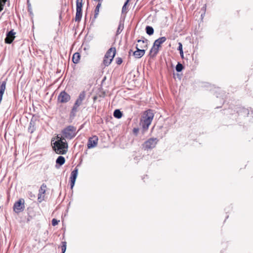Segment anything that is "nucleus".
<instances>
[{"label": "nucleus", "instance_id": "obj_15", "mask_svg": "<svg viewBox=\"0 0 253 253\" xmlns=\"http://www.w3.org/2000/svg\"><path fill=\"white\" fill-rule=\"evenodd\" d=\"M147 40H137V42L139 43V44H137L138 45V47H139L140 48L143 49L147 47Z\"/></svg>", "mask_w": 253, "mask_h": 253}, {"label": "nucleus", "instance_id": "obj_11", "mask_svg": "<svg viewBox=\"0 0 253 253\" xmlns=\"http://www.w3.org/2000/svg\"><path fill=\"white\" fill-rule=\"evenodd\" d=\"M136 50L133 52V55L136 58H140L144 55L145 50L144 49L139 48L138 44L136 45Z\"/></svg>", "mask_w": 253, "mask_h": 253}, {"label": "nucleus", "instance_id": "obj_25", "mask_svg": "<svg viewBox=\"0 0 253 253\" xmlns=\"http://www.w3.org/2000/svg\"><path fill=\"white\" fill-rule=\"evenodd\" d=\"M112 61V60L109 58H106V57L104 56L103 60V64L105 66H108Z\"/></svg>", "mask_w": 253, "mask_h": 253}, {"label": "nucleus", "instance_id": "obj_33", "mask_svg": "<svg viewBox=\"0 0 253 253\" xmlns=\"http://www.w3.org/2000/svg\"><path fill=\"white\" fill-rule=\"evenodd\" d=\"M123 62V60L121 57H118L116 59V63L118 65H120Z\"/></svg>", "mask_w": 253, "mask_h": 253}, {"label": "nucleus", "instance_id": "obj_23", "mask_svg": "<svg viewBox=\"0 0 253 253\" xmlns=\"http://www.w3.org/2000/svg\"><path fill=\"white\" fill-rule=\"evenodd\" d=\"M101 3L100 2H99L95 7V14H94V18H96L98 15L99 11V8L101 6Z\"/></svg>", "mask_w": 253, "mask_h": 253}, {"label": "nucleus", "instance_id": "obj_12", "mask_svg": "<svg viewBox=\"0 0 253 253\" xmlns=\"http://www.w3.org/2000/svg\"><path fill=\"white\" fill-rule=\"evenodd\" d=\"M116 52L115 47H111L106 53L105 57H106V58H109L113 60L116 54Z\"/></svg>", "mask_w": 253, "mask_h": 253}, {"label": "nucleus", "instance_id": "obj_29", "mask_svg": "<svg viewBox=\"0 0 253 253\" xmlns=\"http://www.w3.org/2000/svg\"><path fill=\"white\" fill-rule=\"evenodd\" d=\"M78 107H76V109H74V105H73V107L71 110V116L73 117H75L76 115V113L77 112Z\"/></svg>", "mask_w": 253, "mask_h": 253}, {"label": "nucleus", "instance_id": "obj_24", "mask_svg": "<svg viewBox=\"0 0 253 253\" xmlns=\"http://www.w3.org/2000/svg\"><path fill=\"white\" fill-rule=\"evenodd\" d=\"M78 173V169L76 168L74 170H73L71 174L70 177L74 178H77V175Z\"/></svg>", "mask_w": 253, "mask_h": 253}, {"label": "nucleus", "instance_id": "obj_34", "mask_svg": "<svg viewBox=\"0 0 253 253\" xmlns=\"http://www.w3.org/2000/svg\"><path fill=\"white\" fill-rule=\"evenodd\" d=\"M128 1L126 0V1L124 5L123 6L122 8V12H124L126 11V5L127 4Z\"/></svg>", "mask_w": 253, "mask_h": 253}, {"label": "nucleus", "instance_id": "obj_4", "mask_svg": "<svg viewBox=\"0 0 253 253\" xmlns=\"http://www.w3.org/2000/svg\"><path fill=\"white\" fill-rule=\"evenodd\" d=\"M158 141L157 138H150L144 143L143 147L145 150L153 149L156 147Z\"/></svg>", "mask_w": 253, "mask_h": 253}, {"label": "nucleus", "instance_id": "obj_22", "mask_svg": "<svg viewBox=\"0 0 253 253\" xmlns=\"http://www.w3.org/2000/svg\"><path fill=\"white\" fill-rule=\"evenodd\" d=\"M146 33L149 35H152L154 33V29L153 28L149 26H147L146 27Z\"/></svg>", "mask_w": 253, "mask_h": 253}, {"label": "nucleus", "instance_id": "obj_39", "mask_svg": "<svg viewBox=\"0 0 253 253\" xmlns=\"http://www.w3.org/2000/svg\"><path fill=\"white\" fill-rule=\"evenodd\" d=\"M131 52H132V50H130L129 51V54L131 53Z\"/></svg>", "mask_w": 253, "mask_h": 253}, {"label": "nucleus", "instance_id": "obj_21", "mask_svg": "<svg viewBox=\"0 0 253 253\" xmlns=\"http://www.w3.org/2000/svg\"><path fill=\"white\" fill-rule=\"evenodd\" d=\"M83 0H76V10H82Z\"/></svg>", "mask_w": 253, "mask_h": 253}, {"label": "nucleus", "instance_id": "obj_10", "mask_svg": "<svg viewBox=\"0 0 253 253\" xmlns=\"http://www.w3.org/2000/svg\"><path fill=\"white\" fill-rule=\"evenodd\" d=\"M46 188V185L45 184L43 183L39 189V194H38V200L40 202H41L44 198V194L45 192V190Z\"/></svg>", "mask_w": 253, "mask_h": 253}, {"label": "nucleus", "instance_id": "obj_32", "mask_svg": "<svg viewBox=\"0 0 253 253\" xmlns=\"http://www.w3.org/2000/svg\"><path fill=\"white\" fill-rule=\"evenodd\" d=\"M59 221L57 220L56 219L53 218L52 220V225L53 226H55L58 224Z\"/></svg>", "mask_w": 253, "mask_h": 253}, {"label": "nucleus", "instance_id": "obj_28", "mask_svg": "<svg viewBox=\"0 0 253 253\" xmlns=\"http://www.w3.org/2000/svg\"><path fill=\"white\" fill-rule=\"evenodd\" d=\"M178 50L179 51L180 56L183 58V52L182 50V44L181 42L178 43Z\"/></svg>", "mask_w": 253, "mask_h": 253}, {"label": "nucleus", "instance_id": "obj_36", "mask_svg": "<svg viewBox=\"0 0 253 253\" xmlns=\"http://www.w3.org/2000/svg\"><path fill=\"white\" fill-rule=\"evenodd\" d=\"M139 131V129L138 128H134L133 129V132L134 134H135L136 135L137 134V133Z\"/></svg>", "mask_w": 253, "mask_h": 253}, {"label": "nucleus", "instance_id": "obj_8", "mask_svg": "<svg viewBox=\"0 0 253 253\" xmlns=\"http://www.w3.org/2000/svg\"><path fill=\"white\" fill-rule=\"evenodd\" d=\"M98 141V138L97 136L94 135L90 137L87 142V148L90 149L96 146Z\"/></svg>", "mask_w": 253, "mask_h": 253}, {"label": "nucleus", "instance_id": "obj_3", "mask_svg": "<svg viewBox=\"0 0 253 253\" xmlns=\"http://www.w3.org/2000/svg\"><path fill=\"white\" fill-rule=\"evenodd\" d=\"M80 129L81 128L77 131L75 126L70 125L67 126L62 130V134L64 136V138L71 140L76 136Z\"/></svg>", "mask_w": 253, "mask_h": 253}, {"label": "nucleus", "instance_id": "obj_2", "mask_svg": "<svg viewBox=\"0 0 253 253\" xmlns=\"http://www.w3.org/2000/svg\"><path fill=\"white\" fill-rule=\"evenodd\" d=\"M53 149L58 154H65L68 150V143L66 141L58 139L53 143Z\"/></svg>", "mask_w": 253, "mask_h": 253}, {"label": "nucleus", "instance_id": "obj_7", "mask_svg": "<svg viewBox=\"0 0 253 253\" xmlns=\"http://www.w3.org/2000/svg\"><path fill=\"white\" fill-rule=\"evenodd\" d=\"M24 208V202L22 199H20L15 202L13 206L14 211L17 213L23 211Z\"/></svg>", "mask_w": 253, "mask_h": 253}, {"label": "nucleus", "instance_id": "obj_30", "mask_svg": "<svg viewBox=\"0 0 253 253\" xmlns=\"http://www.w3.org/2000/svg\"><path fill=\"white\" fill-rule=\"evenodd\" d=\"M62 244L61 246L62 252V253H65L66 250V242H62Z\"/></svg>", "mask_w": 253, "mask_h": 253}, {"label": "nucleus", "instance_id": "obj_31", "mask_svg": "<svg viewBox=\"0 0 253 253\" xmlns=\"http://www.w3.org/2000/svg\"><path fill=\"white\" fill-rule=\"evenodd\" d=\"M76 178L70 177V182H71V188L72 189L75 185V183L76 181Z\"/></svg>", "mask_w": 253, "mask_h": 253}, {"label": "nucleus", "instance_id": "obj_40", "mask_svg": "<svg viewBox=\"0 0 253 253\" xmlns=\"http://www.w3.org/2000/svg\"><path fill=\"white\" fill-rule=\"evenodd\" d=\"M127 0V1H129L130 0Z\"/></svg>", "mask_w": 253, "mask_h": 253}, {"label": "nucleus", "instance_id": "obj_37", "mask_svg": "<svg viewBox=\"0 0 253 253\" xmlns=\"http://www.w3.org/2000/svg\"><path fill=\"white\" fill-rule=\"evenodd\" d=\"M1 0V1H2L4 4H5V2H6V0Z\"/></svg>", "mask_w": 253, "mask_h": 253}, {"label": "nucleus", "instance_id": "obj_17", "mask_svg": "<svg viewBox=\"0 0 253 253\" xmlns=\"http://www.w3.org/2000/svg\"><path fill=\"white\" fill-rule=\"evenodd\" d=\"M82 17V10H76V14L75 17L76 21H80Z\"/></svg>", "mask_w": 253, "mask_h": 253}, {"label": "nucleus", "instance_id": "obj_16", "mask_svg": "<svg viewBox=\"0 0 253 253\" xmlns=\"http://www.w3.org/2000/svg\"><path fill=\"white\" fill-rule=\"evenodd\" d=\"M80 54L79 53L76 52L73 54V57H72V60L73 62L77 64L79 62L80 59Z\"/></svg>", "mask_w": 253, "mask_h": 253}, {"label": "nucleus", "instance_id": "obj_20", "mask_svg": "<svg viewBox=\"0 0 253 253\" xmlns=\"http://www.w3.org/2000/svg\"><path fill=\"white\" fill-rule=\"evenodd\" d=\"M113 115L115 118L120 119L122 117L123 114L120 110L116 109L114 111Z\"/></svg>", "mask_w": 253, "mask_h": 253}, {"label": "nucleus", "instance_id": "obj_19", "mask_svg": "<svg viewBox=\"0 0 253 253\" xmlns=\"http://www.w3.org/2000/svg\"><path fill=\"white\" fill-rule=\"evenodd\" d=\"M124 28V23L120 21L119 23V25L118 26L117 32H116V35H119L123 30Z\"/></svg>", "mask_w": 253, "mask_h": 253}, {"label": "nucleus", "instance_id": "obj_5", "mask_svg": "<svg viewBox=\"0 0 253 253\" xmlns=\"http://www.w3.org/2000/svg\"><path fill=\"white\" fill-rule=\"evenodd\" d=\"M70 99V95L65 91H61L58 96V101L62 103H67Z\"/></svg>", "mask_w": 253, "mask_h": 253}, {"label": "nucleus", "instance_id": "obj_26", "mask_svg": "<svg viewBox=\"0 0 253 253\" xmlns=\"http://www.w3.org/2000/svg\"><path fill=\"white\" fill-rule=\"evenodd\" d=\"M35 130V128L34 126V123L32 122H31L30 123L29 126L28 128V131H29V132H30V133H32L34 132V131Z\"/></svg>", "mask_w": 253, "mask_h": 253}, {"label": "nucleus", "instance_id": "obj_35", "mask_svg": "<svg viewBox=\"0 0 253 253\" xmlns=\"http://www.w3.org/2000/svg\"><path fill=\"white\" fill-rule=\"evenodd\" d=\"M57 140H58V139H61V140H63V141H66V138H64V136H63L62 135V136H59L58 135L57 136Z\"/></svg>", "mask_w": 253, "mask_h": 253}, {"label": "nucleus", "instance_id": "obj_14", "mask_svg": "<svg viewBox=\"0 0 253 253\" xmlns=\"http://www.w3.org/2000/svg\"><path fill=\"white\" fill-rule=\"evenodd\" d=\"M159 52V47L154 45L153 44V47L151 48L150 51V55L152 56H155Z\"/></svg>", "mask_w": 253, "mask_h": 253}, {"label": "nucleus", "instance_id": "obj_6", "mask_svg": "<svg viewBox=\"0 0 253 253\" xmlns=\"http://www.w3.org/2000/svg\"><path fill=\"white\" fill-rule=\"evenodd\" d=\"M85 96L86 93L84 91H82V92H80L78 98L77 99L74 104L75 110L76 109V107H79L82 104L83 101L85 99Z\"/></svg>", "mask_w": 253, "mask_h": 253}, {"label": "nucleus", "instance_id": "obj_27", "mask_svg": "<svg viewBox=\"0 0 253 253\" xmlns=\"http://www.w3.org/2000/svg\"><path fill=\"white\" fill-rule=\"evenodd\" d=\"M183 66L182 64L180 63H178L175 67L176 71L178 72H180L183 70Z\"/></svg>", "mask_w": 253, "mask_h": 253}, {"label": "nucleus", "instance_id": "obj_9", "mask_svg": "<svg viewBox=\"0 0 253 253\" xmlns=\"http://www.w3.org/2000/svg\"><path fill=\"white\" fill-rule=\"evenodd\" d=\"M15 32H14L13 30L8 32L6 34V37L4 40L5 42L6 43L10 44L15 39Z\"/></svg>", "mask_w": 253, "mask_h": 253}, {"label": "nucleus", "instance_id": "obj_38", "mask_svg": "<svg viewBox=\"0 0 253 253\" xmlns=\"http://www.w3.org/2000/svg\"><path fill=\"white\" fill-rule=\"evenodd\" d=\"M96 98H97L96 96L94 97V98H93L94 100H95L96 99Z\"/></svg>", "mask_w": 253, "mask_h": 253}, {"label": "nucleus", "instance_id": "obj_1", "mask_svg": "<svg viewBox=\"0 0 253 253\" xmlns=\"http://www.w3.org/2000/svg\"><path fill=\"white\" fill-rule=\"evenodd\" d=\"M154 116V115L152 110L149 109L145 112L143 116V120H141L140 123V125L144 130L148 129L153 119Z\"/></svg>", "mask_w": 253, "mask_h": 253}, {"label": "nucleus", "instance_id": "obj_13", "mask_svg": "<svg viewBox=\"0 0 253 253\" xmlns=\"http://www.w3.org/2000/svg\"><path fill=\"white\" fill-rule=\"evenodd\" d=\"M166 40L167 39L165 37H162L156 40L155 41L154 44V45H156V46L159 47L161 44L163 43L164 42H166Z\"/></svg>", "mask_w": 253, "mask_h": 253}, {"label": "nucleus", "instance_id": "obj_18", "mask_svg": "<svg viewBox=\"0 0 253 253\" xmlns=\"http://www.w3.org/2000/svg\"><path fill=\"white\" fill-rule=\"evenodd\" d=\"M65 162V160L64 157L63 156H59L56 160V163L57 164H59L60 166L63 165Z\"/></svg>", "mask_w": 253, "mask_h": 253}]
</instances>
